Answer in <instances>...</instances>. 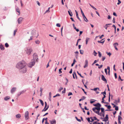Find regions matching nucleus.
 <instances>
[{
	"mask_svg": "<svg viewBox=\"0 0 124 124\" xmlns=\"http://www.w3.org/2000/svg\"><path fill=\"white\" fill-rule=\"evenodd\" d=\"M20 4H21V7H22L23 6V4L22 3V0H20Z\"/></svg>",
	"mask_w": 124,
	"mask_h": 124,
	"instance_id": "13d9d810",
	"label": "nucleus"
},
{
	"mask_svg": "<svg viewBox=\"0 0 124 124\" xmlns=\"http://www.w3.org/2000/svg\"><path fill=\"white\" fill-rule=\"evenodd\" d=\"M90 117H88L86 118V119L90 123L91 122V121L90 120Z\"/></svg>",
	"mask_w": 124,
	"mask_h": 124,
	"instance_id": "7c9ffc66",
	"label": "nucleus"
},
{
	"mask_svg": "<svg viewBox=\"0 0 124 124\" xmlns=\"http://www.w3.org/2000/svg\"><path fill=\"white\" fill-rule=\"evenodd\" d=\"M115 101L116 103H117V102L118 103L119 102V101H120L119 99L118 100H115Z\"/></svg>",
	"mask_w": 124,
	"mask_h": 124,
	"instance_id": "e2e57ef3",
	"label": "nucleus"
},
{
	"mask_svg": "<svg viewBox=\"0 0 124 124\" xmlns=\"http://www.w3.org/2000/svg\"><path fill=\"white\" fill-rule=\"evenodd\" d=\"M25 51L27 55H29L31 54L32 51V49L31 47H26L25 49Z\"/></svg>",
	"mask_w": 124,
	"mask_h": 124,
	"instance_id": "f03ea898",
	"label": "nucleus"
},
{
	"mask_svg": "<svg viewBox=\"0 0 124 124\" xmlns=\"http://www.w3.org/2000/svg\"><path fill=\"white\" fill-rule=\"evenodd\" d=\"M98 88H94V89H92V90H93L94 91H96L97 89Z\"/></svg>",
	"mask_w": 124,
	"mask_h": 124,
	"instance_id": "5fc2aeb1",
	"label": "nucleus"
},
{
	"mask_svg": "<svg viewBox=\"0 0 124 124\" xmlns=\"http://www.w3.org/2000/svg\"><path fill=\"white\" fill-rule=\"evenodd\" d=\"M72 95V93L69 92V93L68 94V96H69L70 95Z\"/></svg>",
	"mask_w": 124,
	"mask_h": 124,
	"instance_id": "052dcab7",
	"label": "nucleus"
},
{
	"mask_svg": "<svg viewBox=\"0 0 124 124\" xmlns=\"http://www.w3.org/2000/svg\"><path fill=\"white\" fill-rule=\"evenodd\" d=\"M49 105H48L47 106V107L46 108H44L43 110H42V112L45 111H46V110H47L48 108H49Z\"/></svg>",
	"mask_w": 124,
	"mask_h": 124,
	"instance_id": "5701e85b",
	"label": "nucleus"
},
{
	"mask_svg": "<svg viewBox=\"0 0 124 124\" xmlns=\"http://www.w3.org/2000/svg\"><path fill=\"white\" fill-rule=\"evenodd\" d=\"M31 34L33 36L36 37V38H37L38 36V33H37L36 30H33L31 31Z\"/></svg>",
	"mask_w": 124,
	"mask_h": 124,
	"instance_id": "39448f33",
	"label": "nucleus"
},
{
	"mask_svg": "<svg viewBox=\"0 0 124 124\" xmlns=\"http://www.w3.org/2000/svg\"><path fill=\"white\" fill-rule=\"evenodd\" d=\"M26 64L25 61H22L18 62L16 66L17 68L22 73H25L27 70L26 68Z\"/></svg>",
	"mask_w": 124,
	"mask_h": 124,
	"instance_id": "f257e3e1",
	"label": "nucleus"
},
{
	"mask_svg": "<svg viewBox=\"0 0 124 124\" xmlns=\"http://www.w3.org/2000/svg\"><path fill=\"white\" fill-rule=\"evenodd\" d=\"M17 31V30H15L14 31L13 35L14 36H15L16 34V32Z\"/></svg>",
	"mask_w": 124,
	"mask_h": 124,
	"instance_id": "49530a36",
	"label": "nucleus"
},
{
	"mask_svg": "<svg viewBox=\"0 0 124 124\" xmlns=\"http://www.w3.org/2000/svg\"><path fill=\"white\" fill-rule=\"evenodd\" d=\"M33 59L31 60H33V61L35 62H38V56L37 54L36 53L33 54Z\"/></svg>",
	"mask_w": 124,
	"mask_h": 124,
	"instance_id": "7ed1b4c3",
	"label": "nucleus"
},
{
	"mask_svg": "<svg viewBox=\"0 0 124 124\" xmlns=\"http://www.w3.org/2000/svg\"><path fill=\"white\" fill-rule=\"evenodd\" d=\"M5 46L6 47H9V45L7 43H6L5 44Z\"/></svg>",
	"mask_w": 124,
	"mask_h": 124,
	"instance_id": "473e14b6",
	"label": "nucleus"
},
{
	"mask_svg": "<svg viewBox=\"0 0 124 124\" xmlns=\"http://www.w3.org/2000/svg\"><path fill=\"white\" fill-rule=\"evenodd\" d=\"M108 119H107L105 118H103V119L102 120V121H105V122H106L107 121H108Z\"/></svg>",
	"mask_w": 124,
	"mask_h": 124,
	"instance_id": "e433bc0d",
	"label": "nucleus"
},
{
	"mask_svg": "<svg viewBox=\"0 0 124 124\" xmlns=\"http://www.w3.org/2000/svg\"><path fill=\"white\" fill-rule=\"evenodd\" d=\"M10 97L7 96L4 98V99L5 101H7L8 100L10 99Z\"/></svg>",
	"mask_w": 124,
	"mask_h": 124,
	"instance_id": "aec40b11",
	"label": "nucleus"
},
{
	"mask_svg": "<svg viewBox=\"0 0 124 124\" xmlns=\"http://www.w3.org/2000/svg\"><path fill=\"white\" fill-rule=\"evenodd\" d=\"M80 53L81 54H83L84 51L83 50H79Z\"/></svg>",
	"mask_w": 124,
	"mask_h": 124,
	"instance_id": "f704fd0d",
	"label": "nucleus"
},
{
	"mask_svg": "<svg viewBox=\"0 0 124 124\" xmlns=\"http://www.w3.org/2000/svg\"><path fill=\"white\" fill-rule=\"evenodd\" d=\"M23 19V18L20 17L19 18L18 20V24L20 23L22 20Z\"/></svg>",
	"mask_w": 124,
	"mask_h": 124,
	"instance_id": "9d476101",
	"label": "nucleus"
},
{
	"mask_svg": "<svg viewBox=\"0 0 124 124\" xmlns=\"http://www.w3.org/2000/svg\"><path fill=\"white\" fill-rule=\"evenodd\" d=\"M56 26L58 27H60L61 26V25L60 24L58 23L56 24Z\"/></svg>",
	"mask_w": 124,
	"mask_h": 124,
	"instance_id": "3c124183",
	"label": "nucleus"
},
{
	"mask_svg": "<svg viewBox=\"0 0 124 124\" xmlns=\"http://www.w3.org/2000/svg\"><path fill=\"white\" fill-rule=\"evenodd\" d=\"M90 39L89 38L87 37L86 38L85 40V44H87L88 43V42L89 40Z\"/></svg>",
	"mask_w": 124,
	"mask_h": 124,
	"instance_id": "412c9836",
	"label": "nucleus"
},
{
	"mask_svg": "<svg viewBox=\"0 0 124 124\" xmlns=\"http://www.w3.org/2000/svg\"><path fill=\"white\" fill-rule=\"evenodd\" d=\"M93 52L94 53V55L95 56H96V54L97 53L95 51V50H94Z\"/></svg>",
	"mask_w": 124,
	"mask_h": 124,
	"instance_id": "338daca9",
	"label": "nucleus"
},
{
	"mask_svg": "<svg viewBox=\"0 0 124 124\" xmlns=\"http://www.w3.org/2000/svg\"><path fill=\"white\" fill-rule=\"evenodd\" d=\"M101 94H103V95H106V90L104 91L103 92H102L101 93Z\"/></svg>",
	"mask_w": 124,
	"mask_h": 124,
	"instance_id": "c03bdc74",
	"label": "nucleus"
},
{
	"mask_svg": "<svg viewBox=\"0 0 124 124\" xmlns=\"http://www.w3.org/2000/svg\"><path fill=\"white\" fill-rule=\"evenodd\" d=\"M101 112H105L104 111V108H101Z\"/></svg>",
	"mask_w": 124,
	"mask_h": 124,
	"instance_id": "72a5a7b5",
	"label": "nucleus"
},
{
	"mask_svg": "<svg viewBox=\"0 0 124 124\" xmlns=\"http://www.w3.org/2000/svg\"><path fill=\"white\" fill-rule=\"evenodd\" d=\"M50 121L51 124H56V121L55 120L52 121L50 120Z\"/></svg>",
	"mask_w": 124,
	"mask_h": 124,
	"instance_id": "dca6fc26",
	"label": "nucleus"
},
{
	"mask_svg": "<svg viewBox=\"0 0 124 124\" xmlns=\"http://www.w3.org/2000/svg\"><path fill=\"white\" fill-rule=\"evenodd\" d=\"M16 118H19L21 117V116L20 114H18L16 115Z\"/></svg>",
	"mask_w": 124,
	"mask_h": 124,
	"instance_id": "bb28decb",
	"label": "nucleus"
},
{
	"mask_svg": "<svg viewBox=\"0 0 124 124\" xmlns=\"http://www.w3.org/2000/svg\"><path fill=\"white\" fill-rule=\"evenodd\" d=\"M104 39H102L100 41H97L99 43H101L102 44H103L105 42V40H104L103 41H102L103 40H104Z\"/></svg>",
	"mask_w": 124,
	"mask_h": 124,
	"instance_id": "6ab92c4d",
	"label": "nucleus"
},
{
	"mask_svg": "<svg viewBox=\"0 0 124 124\" xmlns=\"http://www.w3.org/2000/svg\"><path fill=\"white\" fill-rule=\"evenodd\" d=\"M51 92H50L49 93V100L50 101H51Z\"/></svg>",
	"mask_w": 124,
	"mask_h": 124,
	"instance_id": "a211bd4d",
	"label": "nucleus"
},
{
	"mask_svg": "<svg viewBox=\"0 0 124 124\" xmlns=\"http://www.w3.org/2000/svg\"><path fill=\"white\" fill-rule=\"evenodd\" d=\"M75 118L76 119V120L78 121L79 122H81V120L80 119H78V118L77 117H75Z\"/></svg>",
	"mask_w": 124,
	"mask_h": 124,
	"instance_id": "58836bf2",
	"label": "nucleus"
},
{
	"mask_svg": "<svg viewBox=\"0 0 124 124\" xmlns=\"http://www.w3.org/2000/svg\"><path fill=\"white\" fill-rule=\"evenodd\" d=\"M106 53L109 56H110L111 55V54L110 52L108 53L107 52H106Z\"/></svg>",
	"mask_w": 124,
	"mask_h": 124,
	"instance_id": "a18cd8bd",
	"label": "nucleus"
},
{
	"mask_svg": "<svg viewBox=\"0 0 124 124\" xmlns=\"http://www.w3.org/2000/svg\"><path fill=\"white\" fill-rule=\"evenodd\" d=\"M120 79L121 81H123V79H121V77L120 75H119L118 77V80L119 81Z\"/></svg>",
	"mask_w": 124,
	"mask_h": 124,
	"instance_id": "ea45409f",
	"label": "nucleus"
},
{
	"mask_svg": "<svg viewBox=\"0 0 124 124\" xmlns=\"http://www.w3.org/2000/svg\"><path fill=\"white\" fill-rule=\"evenodd\" d=\"M112 27H114V28L115 30H116V27L114 25H112Z\"/></svg>",
	"mask_w": 124,
	"mask_h": 124,
	"instance_id": "0e129e2a",
	"label": "nucleus"
},
{
	"mask_svg": "<svg viewBox=\"0 0 124 124\" xmlns=\"http://www.w3.org/2000/svg\"><path fill=\"white\" fill-rule=\"evenodd\" d=\"M68 12L69 13V14L70 16H72L73 14L72 12L71 11L70 12V11H68Z\"/></svg>",
	"mask_w": 124,
	"mask_h": 124,
	"instance_id": "393cba45",
	"label": "nucleus"
},
{
	"mask_svg": "<svg viewBox=\"0 0 124 124\" xmlns=\"http://www.w3.org/2000/svg\"><path fill=\"white\" fill-rule=\"evenodd\" d=\"M105 118L107 119H108V115H106V116L105 117Z\"/></svg>",
	"mask_w": 124,
	"mask_h": 124,
	"instance_id": "680f3d73",
	"label": "nucleus"
},
{
	"mask_svg": "<svg viewBox=\"0 0 124 124\" xmlns=\"http://www.w3.org/2000/svg\"><path fill=\"white\" fill-rule=\"evenodd\" d=\"M98 54H99L98 55H99V57H101V52H98Z\"/></svg>",
	"mask_w": 124,
	"mask_h": 124,
	"instance_id": "a19ab883",
	"label": "nucleus"
},
{
	"mask_svg": "<svg viewBox=\"0 0 124 124\" xmlns=\"http://www.w3.org/2000/svg\"><path fill=\"white\" fill-rule=\"evenodd\" d=\"M113 15H114V16H117V15H116V13L115 12H114L113 13Z\"/></svg>",
	"mask_w": 124,
	"mask_h": 124,
	"instance_id": "774afa93",
	"label": "nucleus"
},
{
	"mask_svg": "<svg viewBox=\"0 0 124 124\" xmlns=\"http://www.w3.org/2000/svg\"><path fill=\"white\" fill-rule=\"evenodd\" d=\"M16 11L19 13V15L20 14V12L18 8L17 7L16 8Z\"/></svg>",
	"mask_w": 124,
	"mask_h": 124,
	"instance_id": "4be33fe9",
	"label": "nucleus"
},
{
	"mask_svg": "<svg viewBox=\"0 0 124 124\" xmlns=\"http://www.w3.org/2000/svg\"><path fill=\"white\" fill-rule=\"evenodd\" d=\"M0 48L2 50H4L5 49V48L4 46L2 44L0 45Z\"/></svg>",
	"mask_w": 124,
	"mask_h": 124,
	"instance_id": "4468645a",
	"label": "nucleus"
},
{
	"mask_svg": "<svg viewBox=\"0 0 124 124\" xmlns=\"http://www.w3.org/2000/svg\"><path fill=\"white\" fill-rule=\"evenodd\" d=\"M101 79L103 81L105 82L106 83H107V81L106 79L104 76L103 75H101Z\"/></svg>",
	"mask_w": 124,
	"mask_h": 124,
	"instance_id": "1a4fd4ad",
	"label": "nucleus"
},
{
	"mask_svg": "<svg viewBox=\"0 0 124 124\" xmlns=\"http://www.w3.org/2000/svg\"><path fill=\"white\" fill-rule=\"evenodd\" d=\"M35 64V62L31 60V62H30L28 65V66L30 68H31Z\"/></svg>",
	"mask_w": 124,
	"mask_h": 124,
	"instance_id": "423d86ee",
	"label": "nucleus"
},
{
	"mask_svg": "<svg viewBox=\"0 0 124 124\" xmlns=\"http://www.w3.org/2000/svg\"><path fill=\"white\" fill-rule=\"evenodd\" d=\"M74 75H75L76 78V79H77V76L76 74V72H73V78L74 79V78H75V77H74Z\"/></svg>",
	"mask_w": 124,
	"mask_h": 124,
	"instance_id": "2eb2a0df",
	"label": "nucleus"
},
{
	"mask_svg": "<svg viewBox=\"0 0 124 124\" xmlns=\"http://www.w3.org/2000/svg\"><path fill=\"white\" fill-rule=\"evenodd\" d=\"M80 9L81 13L83 16V17L84 18L85 21L86 22H87L88 21V20L84 15V14L81 8H80Z\"/></svg>",
	"mask_w": 124,
	"mask_h": 124,
	"instance_id": "0eeeda50",
	"label": "nucleus"
},
{
	"mask_svg": "<svg viewBox=\"0 0 124 124\" xmlns=\"http://www.w3.org/2000/svg\"><path fill=\"white\" fill-rule=\"evenodd\" d=\"M90 119H91V123L93 122L94 120L93 118V117H91Z\"/></svg>",
	"mask_w": 124,
	"mask_h": 124,
	"instance_id": "79ce46f5",
	"label": "nucleus"
},
{
	"mask_svg": "<svg viewBox=\"0 0 124 124\" xmlns=\"http://www.w3.org/2000/svg\"><path fill=\"white\" fill-rule=\"evenodd\" d=\"M26 91V90H23L22 91L20 92L21 94H23L24 93H25Z\"/></svg>",
	"mask_w": 124,
	"mask_h": 124,
	"instance_id": "a878e982",
	"label": "nucleus"
},
{
	"mask_svg": "<svg viewBox=\"0 0 124 124\" xmlns=\"http://www.w3.org/2000/svg\"><path fill=\"white\" fill-rule=\"evenodd\" d=\"M85 65L84 66V68H85L88 66V61L87 60H86L85 61Z\"/></svg>",
	"mask_w": 124,
	"mask_h": 124,
	"instance_id": "f8f14e48",
	"label": "nucleus"
},
{
	"mask_svg": "<svg viewBox=\"0 0 124 124\" xmlns=\"http://www.w3.org/2000/svg\"><path fill=\"white\" fill-rule=\"evenodd\" d=\"M118 45V44L117 43H115L113 44V46L115 48V49L117 50H118V49L117 48L116 46H117Z\"/></svg>",
	"mask_w": 124,
	"mask_h": 124,
	"instance_id": "ddd939ff",
	"label": "nucleus"
},
{
	"mask_svg": "<svg viewBox=\"0 0 124 124\" xmlns=\"http://www.w3.org/2000/svg\"><path fill=\"white\" fill-rule=\"evenodd\" d=\"M16 89V87L12 88L11 90V92L12 93H13L15 92Z\"/></svg>",
	"mask_w": 124,
	"mask_h": 124,
	"instance_id": "9b49d317",
	"label": "nucleus"
},
{
	"mask_svg": "<svg viewBox=\"0 0 124 124\" xmlns=\"http://www.w3.org/2000/svg\"><path fill=\"white\" fill-rule=\"evenodd\" d=\"M39 101H40L41 104L42 105V106H43L44 105V103L43 101L40 99L39 100Z\"/></svg>",
	"mask_w": 124,
	"mask_h": 124,
	"instance_id": "c756f323",
	"label": "nucleus"
},
{
	"mask_svg": "<svg viewBox=\"0 0 124 124\" xmlns=\"http://www.w3.org/2000/svg\"><path fill=\"white\" fill-rule=\"evenodd\" d=\"M76 17H77V18L81 22V20L79 18L78 16V14H77V15H76Z\"/></svg>",
	"mask_w": 124,
	"mask_h": 124,
	"instance_id": "c85d7f7f",
	"label": "nucleus"
},
{
	"mask_svg": "<svg viewBox=\"0 0 124 124\" xmlns=\"http://www.w3.org/2000/svg\"><path fill=\"white\" fill-rule=\"evenodd\" d=\"M65 79L66 80L67 82L65 83V85H67V83H68V80L66 78H65Z\"/></svg>",
	"mask_w": 124,
	"mask_h": 124,
	"instance_id": "8fccbe9b",
	"label": "nucleus"
},
{
	"mask_svg": "<svg viewBox=\"0 0 124 124\" xmlns=\"http://www.w3.org/2000/svg\"><path fill=\"white\" fill-rule=\"evenodd\" d=\"M63 87H61V88L59 89L58 91L61 92L62 90L63 89Z\"/></svg>",
	"mask_w": 124,
	"mask_h": 124,
	"instance_id": "09e8293b",
	"label": "nucleus"
},
{
	"mask_svg": "<svg viewBox=\"0 0 124 124\" xmlns=\"http://www.w3.org/2000/svg\"><path fill=\"white\" fill-rule=\"evenodd\" d=\"M24 116L26 120H28L29 119V112L28 111H26L25 113Z\"/></svg>",
	"mask_w": 124,
	"mask_h": 124,
	"instance_id": "6e6552de",
	"label": "nucleus"
},
{
	"mask_svg": "<svg viewBox=\"0 0 124 124\" xmlns=\"http://www.w3.org/2000/svg\"><path fill=\"white\" fill-rule=\"evenodd\" d=\"M106 97V96L105 95H104L103 97H102V100H104V99Z\"/></svg>",
	"mask_w": 124,
	"mask_h": 124,
	"instance_id": "6e6d98bb",
	"label": "nucleus"
},
{
	"mask_svg": "<svg viewBox=\"0 0 124 124\" xmlns=\"http://www.w3.org/2000/svg\"><path fill=\"white\" fill-rule=\"evenodd\" d=\"M107 108L109 110L111 108V107L110 105H109L108 106Z\"/></svg>",
	"mask_w": 124,
	"mask_h": 124,
	"instance_id": "864d4df0",
	"label": "nucleus"
},
{
	"mask_svg": "<svg viewBox=\"0 0 124 124\" xmlns=\"http://www.w3.org/2000/svg\"><path fill=\"white\" fill-rule=\"evenodd\" d=\"M118 2L117 3V4L119 5L121 3V2L120 0H118Z\"/></svg>",
	"mask_w": 124,
	"mask_h": 124,
	"instance_id": "603ef678",
	"label": "nucleus"
},
{
	"mask_svg": "<svg viewBox=\"0 0 124 124\" xmlns=\"http://www.w3.org/2000/svg\"><path fill=\"white\" fill-rule=\"evenodd\" d=\"M100 109V107H94L92 108L93 111L96 114L98 113H99Z\"/></svg>",
	"mask_w": 124,
	"mask_h": 124,
	"instance_id": "20e7f679",
	"label": "nucleus"
},
{
	"mask_svg": "<svg viewBox=\"0 0 124 124\" xmlns=\"http://www.w3.org/2000/svg\"><path fill=\"white\" fill-rule=\"evenodd\" d=\"M106 58V57L105 56H102V61H103Z\"/></svg>",
	"mask_w": 124,
	"mask_h": 124,
	"instance_id": "37998d69",
	"label": "nucleus"
},
{
	"mask_svg": "<svg viewBox=\"0 0 124 124\" xmlns=\"http://www.w3.org/2000/svg\"><path fill=\"white\" fill-rule=\"evenodd\" d=\"M105 72L106 75L107 74V69H105L104 70Z\"/></svg>",
	"mask_w": 124,
	"mask_h": 124,
	"instance_id": "69168bd1",
	"label": "nucleus"
},
{
	"mask_svg": "<svg viewBox=\"0 0 124 124\" xmlns=\"http://www.w3.org/2000/svg\"><path fill=\"white\" fill-rule=\"evenodd\" d=\"M81 89H82V90L84 92V93L85 94H87L86 92L85 91L84 89H83L82 88H81Z\"/></svg>",
	"mask_w": 124,
	"mask_h": 124,
	"instance_id": "bf43d9fd",
	"label": "nucleus"
},
{
	"mask_svg": "<svg viewBox=\"0 0 124 124\" xmlns=\"http://www.w3.org/2000/svg\"><path fill=\"white\" fill-rule=\"evenodd\" d=\"M120 115L118 116V124H121V122L119 118L120 117Z\"/></svg>",
	"mask_w": 124,
	"mask_h": 124,
	"instance_id": "b1692460",
	"label": "nucleus"
},
{
	"mask_svg": "<svg viewBox=\"0 0 124 124\" xmlns=\"http://www.w3.org/2000/svg\"><path fill=\"white\" fill-rule=\"evenodd\" d=\"M86 98V97L84 96H83L81 97V99L83 101L84 99H85Z\"/></svg>",
	"mask_w": 124,
	"mask_h": 124,
	"instance_id": "de8ad7c7",
	"label": "nucleus"
},
{
	"mask_svg": "<svg viewBox=\"0 0 124 124\" xmlns=\"http://www.w3.org/2000/svg\"><path fill=\"white\" fill-rule=\"evenodd\" d=\"M111 96V99L112 97H113V96L112 95H110V93L109 92V96H108V101L109 102H110V96Z\"/></svg>",
	"mask_w": 124,
	"mask_h": 124,
	"instance_id": "f3484780",
	"label": "nucleus"
},
{
	"mask_svg": "<svg viewBox=\"0 0 124 124\" xmlns=\"http://www.w3.org/2000/svg\"><path fill=\"white\" fill-rule=\"evenodd\" d=\"M35 43L37 44H39L40 43V41L38 40H37L35 41Z\"/></svg>",
	"mask_w": 124,
	"mask_h": 124,
	"instance_id": "cd10ccee",
	"label": "nucleus"
},
{
	"mask_svg": "<svg viewBox=\"0 0 124 124\" xmlns=\"http://www.w3.org/2000/svg\"><path fill=\"white\" fill-rule=\"evenodd\" d=\"M115 110L116 111H117L118 110V108L117 106H116L115 108Z\"/></svg>",
	"mask_w": 124,
	"mask_h": 124,
	"instance_id": "4d7b16f0",
	"label": "nucleus"
},
{
	"mask_svg": "<svg viewBox=\"0 0 124 124\" xmlns=\"http://www.w3.org/2000/svg\"><path fill=\"white\" fill-rule=\"evenodd\" d=\"M62 69L61 68H60V69H59V74H61L62 73V71H61Z\"/></svg>",
	"mask_w": 124,
	"mask_h": 124,
	"instance_id": "4c0bfd02",
	"label": "nucleus"
},
{
	"mask_svg": "<svg viewBox=\"0 0 124 124\" xmlns=\"http://www.w3.org/2000/svg\"><path fill=\"white\" fill-rule=\"evenodd\" d=\"M97 106L96 107H101V104L99 103H97Z\"/></svg>",
	"mask_w": 124,
	"mask_h": 124,
	"instance_id": "2f4dec72",
	"label": "nucleus"
},
{
	"mask_svg": "<svg viewBox=\"0 0 124 124\" xmlns=\"http://www.w3.org/2000/svg\"><path fill=\"white\" fill-rule=\"evenodd\" d=\"M102 112H101V113H100V112H99V113H97V114H98V115H100V116H102Z\"/></svg>",
	"mask_w": 124,
	"mask_h": 124,
	"instance_id": "c9c22d12",
	"label": "nucleus"
}]
</instances>
